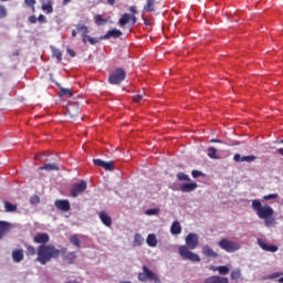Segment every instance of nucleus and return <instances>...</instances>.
<instances>
[{"label":"nucleus","mask_w":283,"mask_h":283,"mask_svg":"<svg viewBox=\"0 0 283 283\" xmlns=\"http://www.w3.org/2000/svg\"><path fill=\"white\" fill-rule=\"evenodd\" d=\"M61 253H67V249L62 248L59 250L53 244H41L36 249L35 261L43 266L48 264V262H52V260H57V258H61Z\"/></svg>","instance_id":"nucleus-1"},{"label":"nucleus","mask_w":283,"mask_h":283,"mask_svg":"<svg viewBox=\"0 0 283 283\" xmlns=\"http://www.w3.org/2000/svg\"><path fill=\"white\" fill-rule=\"evenodd\" d=\"M186 244L187 245H180L178 249V253L182 260H189L190 262H200V255L189 251L191 249H196L198 247V235L193 233H189L186 237Z\"/></svg>","instance_id":"nucleus-2"},{"label":"nucleus","mask_w":283,"mask_h":283,"mask_svg":"<svg viewBox=\"0 0 283 283\" xmlns=\"http://www.w3.org/2000/svg\"><path fill=\"white\" fill-rule=\"evenodd\" d=\"M252 209L261 220H264L265 227H273L275 224V218H273L275 210L271 206H262V201L254 199L252 200Z\"/></svg>","instance_id":"nucleus-3"},{"label":"nucleus","mask_w":283,"mask_h":283,"mask_svg":"<svg viewBox=\"0 0 283 283\" xmlns=\"http://www.w3.org/2000/svg\"><path fill=\"white\" fill-rule=\"evenodd\" d=\"M125 78H127V73L125 70L117 67L109 74L108 83H111V85H120Z\"/></svg>","instance_id":"nucleus-4"},{"label":"nucleus","mask_w":283,"mask_h":283,"mask_svg":"<svg viewBox=\"0 0 283 283\" xmlns=\"http://www.w3.org/2000/svg\"><path fill=\"white\" fill-rule=\"evenodd\" d=\"M218 247L226 251V253H235V251H240V243L229 240V239H221L218 242Z\"/></svg>","instance_id":"nucleus-5"},{"label":"nucleus","mask_w":283,"mask_h":283,"mask_svg":"<svg viewBox=\"0 0 283 283\" xmlns=\"http://www.w3.org/2000/svg\"><path fill=\"white\" fill-rule=\"evenodd\" d=\"M143 272L138 274V280L139 282H147V280H150L151 282L155 283H160V277L158 274L151 272L147 265H143Z\"/></svg>","instance_id":"nucleus-6"},{"label":"nucleus","mask_w":283,"mask_h":283,"mask_svg":"<svg viewBox=\"0 0 283 283\" xmlns=\"http://www.w3.org/2000/svg\"><path fill=\"white\" fill-rule=\"evenodd\" d=\"M87 189V182L85 180H81L80 182H75L70 190L71 198H78L83 191Z\"/></svg>","instance_id":"nucleus-7"},{"label":"nucleus","mask_w":283,"mask_h":283,"mask_svg":"<svg viewBox=\"0 0 283 283\" xmlns=\"http://www.w3.org/2000/svg\"><path fill=\"white\" fill-rule=\"evenodd\" d=\"M76 31L82 34V43L87 45V34H90V29L85 24H76Z\"/></svg>","instance_id":"nucleus-8"},{"label":"nucleus","mask_w":283,"mask_h":283,"mask_svg":"<svg viewBox=\"0 0 283 283\" xmlns=\"http://www.w3.org/2000/svg\"><path fill=\"white\" fill-rule=\"evenodd\" d=\"M54 205L60 211L67 212L70 209H72L67 199H57L55 200Z\"/></svg>","instance_id":"nucleus-9"},{"label":"nucleus","mask_w":283,"mask_h":283,"mask_svg":"<svg viewBox=\"0 0 283 283\" xmlns=\"http://www.w3.org/2000/svg\"><path fill=\"white\" fill-rule=\"evenodd\" d=\"M123 36V32L118 29H113L106 32V34L102 35L101 40H107V39H120Z\"/></svg>","instance_id":"nucleus-10"},{"label":"nucleus","mask_w":283,"mask_h":283,"mask_svg":"<svg viewBox=\"0 0 283 283\" xmlns=\"http://www.w3.org/2000/svg\"><path fill=\"white\" fill-rule=\"evenodd\" d=\"M256 242H258V245L260 247V249H262L263 251H268L270 253H276V251L279 249L277 245L266 244V242H264L263 239H258Z\"/></svg>","instance_id":"nucleus-11"},{"label":"nucleus","mask_w":283,"mask_h":283,"mask_svg":"<svg viewBox=\"0 0 283 283\" xmlns=\"http://www.w3.org/2000/svg\"><path fill=\"white\" fill-rule=\"evenodd\" d=\"M33 242L35 244H48V242H50V234L49 233H38L34 235Z\"/></svg>","instance_id":"nucleus-12"},{"label":"nucleus","mask_w":283,"mask_h":283,"mask_svg":"<svg viewBox=\"0 0 283 283\" xmlns=\"http://www.w3.org/2000/svg\"><path fill=\"white\" fill-rule=\"evenodd\" d=\"M203 283H229V277L212 275L203 280Z\"/></svg>","instance_id":"nucleus-13"},{"label":"nucleus","mask_w":283,"mask_h":283,"mask_svg":"<svg viewBox=\"0 0 283 283\" xmlns=\"http://www.w3.org/2000/svg\"><path fill=\"white\" fill-rule=\"evenodd\" d=\"M196 189H198V184L196 182L180 185V191H182V193H191V191H196Z\"/></svg>","instance_id":"nucleus-14"},{"label":"nucleus","mask_w":283,"mask_h":283,"mask_svg":"<svg viewBox=\"0 0 283 283\" xmlns=\"http://www.w3.org/2000/svg\"><path fill=\"white\" fill-rule=\"evenodd\" d=\"M12 226L8 221H0V240H3V237L7 235Z\"/></svg>","instance_id":"nucleus-15"},{"label":"nucleus","mask_w":283,"mask_h":283,"mask_svg":"<svg viewBox=\"0 0 283 283\" xmlns=\"http://www.w3.org/2000/svg\"><path fill=\"white\" fill-rule=\"evenodd\" d=\"M201 253L202 255H205V258H218L219 255L218 252L212 250V248L209 245H203L201 249Z\"/></svg>","instance_id":"nucleus-16"},{"label":"nucleus","mask_w":283,"mask_h":283,"mask_svg":"<svg viewBox=\"0 0 283 283\" xmlns=\"http://www.w3.org/2000/svg\"><path fill=\"white\" fill-rule=\"evenodd\" d=\"M230 280L232 283H238L242 280V271L240 269L232 270L230 273Z\"/></svg>","instance_id":"nucleus-17"},{"label":"nucleus","mask_w":283,"mask_h":283,"mask_svg":"<svg viewBox=\"0 0 283 283\" xmlns=\"http://www.w3.org/2000/svg\"><path fill=\"white\" fill-rule=\"evenodd\" d=\"M99 220H101V222H103V224H105V227H112V217H109V214H107V212L101 211Z\"/></svg>","instance_id":"nucleus-18"},{"label":"nucleus","mask_w":283,"mask_h":283,"mask_svg":"<svg viewBox=\"0 0 283 283\" xmlns=\"http://www.w3.org/2000/svg\"><path fill=\"white\" fill-rule=\"evenodd\" d=\"M67 114L71 116L72 120H76V118H81L78 114H81V111L76 106H70L67 108Z\"/></svg>","instance_id":"nucleus-19"},{"label":"nucleus","mask_w":283,"mask_h":283,"mask_svg":"<svg viewBox=\"0 0 283 283\" xmlns=\"http://www.w3.org/2000/svg\"><path fill=\"white\" fill-rule=\"evenodd\" d=\"M170 232L172 235H180L182 233V227L180 226V222L174 221L170 227Z\"/></svg>","instance_id":"nucleus-20"},{"label":"nucleus","mask_w":283,"mask_h":283,"mask_svg":"<svg viewBox=\"0 0 283 283\" xmlns=\"http://www.w3.org/2000/svg\"><path fill=\"white\" fill-rule=\"evenodd\" d=\"M23 258H24V254H23V250H13L12 251V260L13 262H23Z\"/></svg>","instance_id":"nucleus-21"},{"label":"nucleus","mask_w":283,"mask_h":283,"mask_svg":"<svg viewBox=\"0 0 283 283\" xmlns=\"http://www.w3.org/2000/svg\"><path fill=\"white\" fill-rule=\"evenodd\" d=\"M42 10L43 12H46V14H52L54 12V7H52V0H46L42 3Z\"/></svg>","instance_id":"nucleus-22"},{"label":"nucleus","mask_w":283,"mask_h":283,"mask_svg":"<svg viewBox=\"0 0 283 283\" xmlns=\"http://www.w3.org/2000/svg\"><path fill=\"white\" fill-rule=\"evenodd\" d=\"M155 8H156V0H147L143 10L144 12H154Z\"/></svg>","instance_id":"nucleus-23"},{"label":"nucleus","mask_w":283,"mask_h":283,"mask_svg":"<svg viewBox=\"0 0 283 283\" xmlns=\"http://www.w3.org/2000/svg\"><path fill=\"white\" fill-rule=\"evenodd\" d=\"M51 52L53 56L57 60V63H61L63 61V53L61 52V50L51 46Z\"/></svg>","instance_id":"nucleus-24"},{"label":"nucleus","mask_w":283,"mask_h":283,"mask_svg":"<svg viewBox=\"0 0 283 283\" xmlns=\"http://www.w3.org/2000/svg\"><path fill=\"white\" fill-rule=\"evenodd\" d=\"M208 156L212 159V160H218L220 159V156H218V149H216V147H209L208 148Z\"/></svg>","instance_id":"nucleus-25"},{"label":"nucleus","mask_w":283,"mask_h":283,"mask_svg":"<svg viewBox=\"0 0 283 283\" xmlns=\"http://www.w3.org/2000/svg\"><path fill=\"white\" fill-rule=\"evenodd\" d=\"M144 243H145V238H143L140 233H136L134 235V241H133L134 247H140Z\"/></svg>","instance_id":"nucleus-26"},{"label":"nucleus","mask_w":283,"mask_h":283,"mask_svg":"<svg viewBox=\"0 0 283 283\" xmlns=\"http://www.w3.org/2000/svg\"><path fill=\"white\" fill-rule=\"evenodd\" d=\"M130 20H132V15H129V13H124L119 19L120 28H125V25H127V23H129Z\"/></svg>","instance_id":"nucleus-27"},{"label":"nucleus","mask_w":283,"mask_h":283,"mask_svg":"<svg viewBox=\"0 0 283 283\" xmlns=\"http://www.w3.org/2000/svg\"><path fill=\"white\" fill-rule=\"evenodd\" d=\"M41 170L45 171H59V165L56 164H45L44 166L40 167Z\"/></svg>","instance_id":"nucleus-28"},{"label":"nucleus","mask_w":283,"mask_h":283,"mask_svg":"<svg viewBox=\"0 0 283 283\" xmlns=\"http://www.w3.org/2000/svg\"><path fill=\"white\" fill-rule=\"evenodd\" d=\"M146 242L148 247H157L158 239H156V234H148Z\"/></svg>","instance_id":"nucleus-29"},{"label":"nucleus","mask_w":283,"mask_h":283,"mask_svg":"<svg viewBox=\"0 0 283 283\" xmlns=\"http://www.w3.org/2000/svg\"><path fill=\"white\" fill-rule=\"evenodd\" d=\"M25 249L27 258H34V255H36V248L33 245H25Z\"/></svg>","instance_id":"nucleus-30"},{"label":"nucleus","mask_w":283,"mask_h":283,"mask_svg":"<svg viewBox=\"0 0 283 283\" xmlns=\"http://www.w3.org/2000/svg\"><path fill=\"white\" fill-rule=\"evenodd\" d=\"M57 87H60L59 96H61V97H63V96L72 97V90L64 88V87L61 86V84H57Z\"/></svg>","instance_id":"nucleus-31"},{"label":"nucleus","mask_w":283,"mask_h":283,"mask_svg":"<svg viewBox=\"0 0 283 283\" xmlns=\"http://www.w3.org/2000/svg\"><path fill=\"white\" fill-rule=\"evenodd\" d=\"M94 21L96 25H105V23H107V19L103 18L101 14L94 15Z\"/></svg>","instance_id":"nucleus-32"},{"label":"nucleus","mask_w":283,"mask_h":283,"mask_svg":"<svg viewBox=\"0 0 283 283\" xmlns=\"http://www.w3.org/2000/svg\"><path fill=\"white\" fill-rule=\"evenodd\" d=\"M4 211L6 213H12V211H17V205H12L9 201L4 202Z\"/></svg>","instance_id":"nucleus-33"},{"label":"nucleus","mask_w":283,"mask_h":283,"mask_svg":"<svg viewBox=\"0 0 283 283\" xmlns=\"http://www.w3.org/2000/svg\"><path fill=\"white\" fill-rule=\"evenodd\" d=\"M24 3L31 9V12H36V8L34 7L36 6V0H24Z\"/></svg>","instance_id":"nucleus-34"},{"label":"nucleus","mask_w":283,"mask_h":283,"mask_svg":"<svg viewBox=\"0 0 283 283\" xmlns=\"http://www.w3.org/2000/svg\"><path fill=\"white\" fill-rule=\"evenodd\" d=\"M70 242L71 244H73L74 247H77V249H81V240H78V237L76 234H73L70 238Z\"/></svg>","instance_id":"nucleus-35"},{"label":"nucleus","mask_w":283,"mask_h":283,"mask_svg":"<svg viewBox=\"0 0 283 283\" xmlns=\"http://www.w3.org/2000/svg\"><path fill=\"white\" fill-rule=\"evenodd\" d=\"M217 269H218L219 275H229V266L219 265Z\"/></svg>","instance_id":"nucleus-36"},{"label":"nucleus","mask_w":283,"mask_h":283,"mask_svg":"<svg viewBox=\"0 0 283 283\" xmlns=\"http://www.w3.org/2000/svg\"><path fill=\"white\" fill-rule=\"evenodd\" d=\"M177 179L180 181H187V182H189L191 180V178H189V176L186 175L185 172H178Z\"/></svg>","instance_id":"nucleus-37"},{"label":"nucleus","mask_w":283,"mask_h":283,"mask_svg":"<svg viewBox=\"0 0 283 283\" xmlns=\"http://www.w3.org/2000/svg\"><path fill=\"white\" fill-rule=\"evenodd\" d=\"M105 171H114V161H104Z\"/></svg>","instance_id":"nucleus-38"},{"label":"nucleus","mask_w":283,"mask_h":283,"mask_svg":"<svg viewBox=\"0 0 283 283\" xmlns=\"http://www.w3.org/2000/svg\"><path fill=\"white\" fill-rule=\"evenodd\" d=\"M87 41L91 45H96V43H98V41H102V40H101V36L99 38H92L90 35H86V43H87Z\"/></svg>","instance_id":"nucleus-39"},{"label":"nucleus","mask_w":283,"mask_h":283,"mask_svg":"<svg viewBox=\"0 0 283 283\" xmlns=\"http://www.w3.org/2000/svg\"><path fill=\"white\" fill-rule=\"evenodd\" d=\"M160 213V208H153L146 210V216H158Z\"/></svg>","instance_id":"nucleus-40"},{"label":"nucleus","mask_w":283,"mask_h":283,"mask_svg":"<svg viewBox=\"0 0 283 283\" xmlns=\"http://www.w3.org/2000/svg\"><path fill=\"white\" fill-rule=\"evenodd\" d=\"M7 17H8V9L3 4H0V19H6Z\"/></svg>","instance_id":"nucleus-41"},{"label":"nucleus","mask_w":283,"mask_h":283,"mask_svg":"<svg viewBox=\"0 0 283 283\" xmlns=\"http://www.w3.org/2000/svg\"><path fill=\"white\" fill-rule=\"evenodd\" d=\"M255 156L253 155H249V156H243L241 157V163H253V160H255Z\"/></svg>","instance_id":"nucleus-42"},{"label":"nucleus","mask_w":283,"mask_h":283,"mask_svg":"<svg viewBox=\"0 0 283 283\" xmlns=\"http://www.w3.org/2000/svg\"><path fill=\"white\" fill-rule=\"evenodd\" d=\"M277 198H280V195L277 193H270L263 196V200H277Z\"/></svg>","instance_id":"nucleus-43"},{"label":"nucleus","mask_w":283,"mask_h":283,"mask_svg":"<svg viewBox=\"0 0 283 283\" xmlns=\"http://www.w3.org/2000/svg\"><path fill=\"white\" fill-rule=\"evenodd\" d=\"M133 101L134 103H143V101H147V99H145V96L143 95H134Z\"/></svg>","instance_id":"nucleus-44"},{"label":"nucleus","mask_w":283,"mask_h":283,"mask_svg":"<svg viewBox=\"0 0 283 283\" xmlns=\"http://www.w3.org/2000/svg\"><path fill=\"white\" fill-rule=\"evenodd\" d=\"M93 164L96 167H102V168L105 166V161L103 159H93Z\"/></svg>","instance_id":"nucleus-45"},{"label":"nucleus","mask_w":283,"mask_h":283,"mask_svg":"<svg viewBox=\"0 0 283 283\" xmlns=\"http://www.w3.org/2000/svg\"><path fill=\"white\" fill-rule=\"evenodd\" d=\"M39 202H41V199L39 198V196H33V197H31V199H30V203L31 205H39Z\"/></svg>","instance_id":"nucleus-46"},{"label":"nucleus","mask_w":283,"mask_h":283,"mask_svg":"<svg viewBox=\"0 0 283 283\" xmlns=\"http://www.w3.org/2000/svg\"><path fill=\"white\" fill-rule=\"evenodd\" d=\"M283 275V272H276L269 275V280H275V277H281Z\"/></svg>","instance_id":"nucleus-47"},{"label":"nucleus","mask_w":283,"mask_h":283,"mask_svg":"<svg viewBox=\"0 0 283 283\" xmlns=\"http://www.w3.org/2000/svg\"><path fill=\"white\" fill-rule=\"evenodd\" d=\"M233 160H234L235 163H242V155H241V154H235V155L233 156Z\"/></svg>","instance_id":"nucleus-48"},{"label":"nucleus","mask_w":283,"mask_h":283,"mask_svg":"<svg viewBox=\"0 0 283 283\" xmlns=\"http://www.w3.org/2000/svg\"><path fill=\"white\" fill-rule=\"evenodd\" d=\"M192 178H200V176H202V171L199 170H192Z\"/></svg>","instance_id":"nucleus-49"},{"label":"nucleus","mask_w":283,"mask_h":283,"mask_svg":"<svg viewBox=\"0 0 283 283\" xmlns=\"http://www.w3.org/2000/svg\"><path fill=\"white\" fill-rule=\"evenodd\" d=\"M38 21H39L40 23H48V19H45V15H43V14H40V15L38 17Z\"/></svg>","instance_id":"nucleus-50"},{"label":"nucleus","mask_w":283,"mask_h":283,"mask_svg":"<svg viewBox=\"0 0 283 283\" xmlns=\"http://www.w3.org/2000/svg\"><path fill=\"white\" fill-rule=\"evenodd\" d=\"M28 21H29V23H36L38 18H36V15H31L28 18Z\"/></svg>","instance_id":"nucleus-51"},{"label":"nucleus","mask_w":283,"mask_h":283,"mask_svg":"<svg viewBox=\"0 0 283 283\" xmlns=\"http://www.w3.org/2000/svg\"><path fill=\"white\" fill-rule=\"evenodd\" d=\"M66 52L72 57L76 56V52L74 50H72V49H67Z\"/></svg>","instance_id":"nucleus-52"},{"label":"nucleus","mask_w":283,"mask_h":283,"mask_svg":"<svg viewBox=\"0 0 283 283\" xmlns=\"http://www.w3.org/2000/svg\"><path fill=\"white\" fill-rule=\"evenodd\" d=\"M129 12H132L133 14H136V12H138V11L136 10L135 6H132V7H129Z\"/></svg>","instance_id":"nucleus-53"},{"label":"nucleus","mask_w":283,"mask_h":283,"mask_svg":"<svg viewBox=\"0 0 283 283\" xmlns=\"http://www.w3.org/2000/svg\"><path fill=\"white\" fill-rule=\"evenodd\" d=\"M210 143H218V144H222V140H220V139H216V138H212V139H210Z\"/></svg>","instance_id":"nucleus-54"},{"label":"nucleus","mask_w":283,"mask_h":283,"mask_svg":"<svg viewBox=\"0 0 283 283\" xmlns=\"http://www.w3.org/2000/svg\"><path fill=\"white\" fill-rule=\"evenodd\" d=\"M108 6H114L116 3V0H107Z\"/></svg>","instance_id":"nucleus-55"},{"label":"nucleus","mask_w":283,"mask_h":283,"mask_svg":"<svg viewBox=\"0 0 283 283\" xmlns=\"http://www.w3.org/2000/svg\"><path fill=\"white\" fill-rule=\"evenodd\" d=\"M130 21L133 22V24L136 23V21H137L136 15H132Z\"/></svg>","instance_id":"nucleus-56"},{"label":"nucleus","mask_w":283,"mask_h":283,"mask_svg":"<svg viewBox=\"0 0 283 283\" xmlns=\"http://www.w3.org/2000/svg\"><path fill=\"white\" fill-rule=\"evenodd\" d=\"M72 0H63L62 1V6H67V3H70Z\"/></svg>","instance_id":"nucleus-57"},{"label":"nucleus","mask_w":283,"mask_h":283,"mask_svg":"<svg viewBox=\"0 0 283 283\" xmlns=\"http://www.w3.org/2000/svg\"><path fill=\"white\" fill-rule=\"evenodd\" d=\"M210 271H218V266L211 265V266H210Z\"/></svg>","instance_id":"nucleus-58"},{"label":"nucleus","mask_w":283,"mask_h":283,"mask_svg":"<svg viewBox=\"0 0 283 283\" xmlns=\"http://www.w3.org/2000/svg\"><path fill=\"white\" fill-rule=\"evenodd\" d=\"M277 154H280V156H283V148H279Z\"/></svg>","instance_id":"nucleus-59"},{"label":"nucleus","mask_w":283,"mask_h":283,"mask_svg":"<svg viewBox=\"0 0 283 283\" xmlns=\"http://www.w3.org/2000/svg\"><path fill=\"white\" fill-rule=\"evenodd\" d=\"M72 36H73V38L76 36V30H73V31H72Z\"/></svg>","instance_id":"nucleus-60"},{"label":"nucleus","mask_w":283,"mask_h":283,"mask_svg":"<svg viewBox=\"0 0 283 283\" xmlns=\"http://www.w3.org/2000/svg\"><path fill=\"white\" fill-rule=\"evenodd\" d=\"M279 283H283V277H280V279H279Z\"/></svg>","instance_id":"nucleus-61"},{"label":"nucleus","mask_w":283,"mask_h":283,"mask_svg":"<svg viewBox=\"0 0 283 283\" xmlns=\"http://www.w3.org/2000/svg\"><path fill=\"white\" fill-rule=\"evenodd\" d=\"M279 283H283V277H280V279H279Z\"/></svg>","instance_id":"nucleus-62"},{"label":"nucleus","mask_w":283,"mask_h":283,"mask_svg":"<svg viewBox=\"0 0 283 283\" xmlns=\"http://www.w3.org/2000/svg\"><path fill=\"white\" fill-rule=\"evenodd\" d=\"M0 1L6 2V1H9V0H0Z\"/></svg>","instance_id":"nucleus-63"},{"label":"nucleus","mask_w":283,"mask_h":283,"mask_svg":"<svg viewBox=\"0 0 283 283\" xmlns=\"http://www.w3.org/2000/svg\"><path fill=\"white\" fill-rule=\"evenodd\" d=\"M281 145H283V139L280 142Z\"/></svg>","instance_id":"nucleus-64"}]
</instances>
